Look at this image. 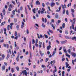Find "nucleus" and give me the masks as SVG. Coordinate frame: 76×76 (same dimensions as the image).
I'll list each match as a JSON object with an SVG mask.
<instances>
[{
    "instance_id": "f257e3e1",
    "label": "nucleus",
    "mask_w": 76,
    "mask_h": 76,
    "mask_svg": "<svg viewBox=\"0 0 76 76\" xmlns=\"http://www.w3.org/2000/svg\"><path fill=\"white\" fill-rule=\"evenodd\" d=\"M73 20L74 21L72 22V28L74 29V24H75V22L76 21V18H74L73 19Z\"/></svg>"
},
{
    "instance_id": "f03ea898",
    "label": "nucleus",
    "mask_w": 76,
    "mask_h": 76,
    "mask_svg": "<svg viewBox=\"0 0 76 76\" xmlns=\"http://www.w3.org/2000/svg\"><path fill=\"white\" fill-rule=\"evenodd\" d=\"M22 73H23V75H25V76H27V72L26 70H23L22 71Z\"/></svg>"
},
{
    "instance_id": "7ed1b4c3",
    "label": "nucleus",
    "mask_w": 76,
    "mask_h": 76,
    "mask_svg": "<svg viewBox=\"0 0 76 76\" xmlns=\"http://www.w3.org/2000/svg\"><path fill=\"white\" fill-rule=\"evenodd\" d=\"M45 21V23H47V19L45 18L44 20V18H42V22H44Z\"/></svg>"
},
{
    "instance_id": "20e7f679",
    "label": "nucleus",
    "mask_w": 76,
    "mask_h": 76,
    "mask_svg": "<svg viewBox=\"0 0 76 76\" xmlns=\"http://www.w3.org/2000/svg\"><path fill=\"white\" fill-rule=\"evenodd\" d=\"M71 55H72L73 57H76V53H74V52H72L71 53Z\"/></svg>"
},
{
    "instance_id": "39448f33",
    "label": "nucleus",
    "mask_w": 76,
    "mask_h": 76,
    "mask_svg": "<svg viewBox=\"0 0 76 76\" xmlns=\"http://www.w3.org/2000/svg\"><path fill=\"white\" fill-rule=\"evenodd\" d=\"M61 42L62 44H66V42H67V40H65L64 41H61Z\"/></svg>"
},
{
    "instance_id": "423d86ee",
    "label": "nucleus",
    "mask_w": 76,
    "mask_h": 76,
    "mask_svg": "<svg viewBox=\"0 0 76 76\" xmlns=\"http://www.w3.org/2000/svg\"><path fill=\"white\" fill-rule=\"evenodd\" d=\"M39 53L41 56H44V53H43L42 52V51H41L40 50Z\"/></svg>"
},
{
    "instance_id": "0eeeda50",
    "label": "nucleus",
    "mask_w": 76,
    "mask_h": 76,
    "mask_svg": "<svg viewBox=\"0 0 76 76\" xmlns=\"http://www.w3.org/2000/svg\"><path fill=\"white\" fill-rule=\"evenodd\" d=\"M54 68H55V69L54 71H53V73L54 74H55V72H57V68H56V67L55 66Z\"/></svg>"
},
{
    "instance_id": "6e6552de",
    "label": "nucleus",
    "mask_w": 76,
    "mask_h": 76,
    "mask_svg": "<svg viewBox=\"0 0 76 76\" xmlns=\"http://www.w3.org/2000/svg\"><path fill=\"white\" fill-rule=\"evenodd\" d=\"M4 34L7 36V34H6V28H4Z\"/></svg>"
},
{
    "instance_id": "1a4fd4ad",
    "label": "nucleus",
    "mask_w": 76,
    "mask_h": 76,
    "mask_svg": "<svg viewBox=\"0 0 76 76\" xmlns=\"http://www.w3.org/2000/svg\"><path fill=\"white\" fill-rule=\"evenodd\" d=\"M65 48V47H64L63 49L64 51V53H67V51H66V49Z\"/></svg>"
},
{
    "instance_id": "9d476101",
    "label": "nucleus",
    "mask_w": 76,
    "mask_h": 76,
    "mask_svg": "<svg viewBox=\"0 0 76 76\" xmlns=\"http://www.w3.org/2000/svg\"><path fill=\"white\" fill-rule=\"evenodd\" d=\"M65 64H66V68H67V67H69V64H68V63L66 62L65 63Z\"/></svg>"
},
{
    "instance_id": "9b49d317",
    "label": "nucleus",
    "mask_w": 76,
    "mask_h": 76,
    "mask_svg": "<svg viewBox=\"0 0 76 76\" xmlns=\"http://www.w3.org/2000/svg\"><path fill=\"white\" fill-rule=\"evenodd\" d=\"M9 7L13 9L14 7V5H12V4H10L9 5Z\"/></svg>"
},
{
    "instance_id": "f8f14e48",
    "label": "nucleus",
    "mask_w": 76,
    "mask_h": 76,
    "mask_svg": "<svg viewBox=\"0 0 76 76\" xmlns=\"http://www.w3.org/2000/svg\"><path fill=\"white\" fill-rule=\"evenodd\" d=\"M50 6L51 7H53L54 6H55V3L54 2H52L50 4Z\"/></svg>"
},
{
    "instance_id": "ddd939ff",
    "label": "nucleus",
    "mask_w": 76,
    "mask_h": 76,
    "mask_svg": "<svg viewBox=\"0 0 76 76\" xmlns=\"http://www.w3.org/2000/svg\"><path fill=\"white\" fill-rule=\"evenodd\" d=\"M55 17L56 19H58V15L57 13H56L55 15Z\"/></svg>"
},
{
    "instance_id": "4468645a",
    "label": "nucleus",
    "mask_w": 76,
    "mask_h": 76,
    "mask_svg": "<svg viewBox=\"0 0 76 76\" xmlns=\"http://www.w3.org/2000/svg\"><path fill=\"white\" fill-rule=\"evenodd\" d=\"M1 70H5V65H3L1 68Z\"/></svg>"
},
{
    "instance_id": "2eb2a0df",
    "label": "nucleus",
    "mask_w": 76,
    "mask_h": 76,
    "mask_svg": "<svg viewBox=\"0 0 76 76\" xmlns=\"http://www.w3.org/2000/svg\"><path fill=\"white\" fill-rule=\"evenodd\" d=\"M36 4H37V5H39L40 4V3L39 2V1L37 0L36 1Z\"/></svg>"
},
{
    "instance_id": "dca6fc26",
    "label": "nucleus",
    "mask_w": 76,
    "mask_h": 76,
    "mask_svg": "<svg viewBox=\"0 0 76 76\" xmlns=\"http://www.w3.org/2000/svg\"><path fill=\"white\" fill-rule=\"evenodd\" d=\"M3 13V15H6V11H5V9H4L3 10V11H2Z\"/></svg>"
},
{
    "instance_id": "f3484780",
    "label": "nucleus",
    "mask_w": 76,
    "mask_h": 76,
    "mask_svg": "<svg viewBox=\"0 0 76 76\" xmlns=\"http://www.w3.org/2000/svg\"><path fill=\"white\" fill-rule=\"evenodd\" d=\"M32 11L34 13H35L36 12V9L35 8H34V9H32Z\"/></svg>"
},
{
    "instance_id": "a211bd4d",
    "label": "nucleus",
    "mask_w": 76,
    "mask_h": 76,
    "mask_svg": "<svg viewBox=\"0 0 76 76\" xmlns=\"http://www.w3.org/2000/svg\"><path fill=\"white\" fill-rule=\"evenodd\" d=\"M50 48H51V46H50V45H49L47 46V49L48 50H49Z\"/></svg>"
},
{
    "instance_id": "6ab92c4d",
    "label": "nucleus",
    "mask_w": 76,
    "mask_h": 76,
    "mask_svg": "<svg viewBox=\"0 0 76 76\" xmlns=\"http://www.w3.org/2000/svg\"><path fill=\"white\" fill-rule=\"evenodd\" d=\"M19 55H18L16 58V60L17 61H19Z\"/></svg>"
},
{
    "instance_id": "aec40b11",
    "label": "nucleus",
    "mask_w": 76,
    "mask_h": 76,
    "mask_svg": "<svg viewBox=\"0 0 76 76\" xmlns=\"http://www.w3.org/2000/svg\"><path fill=\"white\" fill-rule=\"evenodd\" d=\"M12 13L13 15H15V14H16V13H15V10H13L12 11Z\"/></svg>"
},
{
    "instance_id": "412c9836",
    "label": "nucleus",
    "mask_w": 76,
    "mask_h": 76,
    "mask_svg": "<svg viewBox=\"0 0 76 76\" xmlns=\"http://www.w3.org/2000/svg\"><path fill=\"white\" fill-rule=\"evenodd\" d=\"M65 26H66V25L65 24V23H63L62 25L63 28H65Z\"/></svg>"
},
{
    "instance_id": "4be33fe9",
    "label": "nucleus",
    "mask_w": 76,
    "mask_h": 76,
    "mask_svg": "<svg viewBox=\"0 0 76 76\" xmlns=\"http://www.w3.org/2000/svg\"><path fill=\"white\" fill-rule=\"evenodd\" d=\"M51 26L53 27V29H55V26L53 24H52Z\"/></svg>"
},
{
    "instance_id": "5701e85b",
    "label": "nucleus",
    "mask_w": 76,
    "mask_h": 76,
    "mask_svg": "<svg viewBox=\"0 0 76 76\" xmlns=\"http://www.w3.org/2000/svg\"><path fill=\"white\" fill-rule=\"evenodd\" d=\"M72 40H74V39H75L76 41V37H73L72 38Z\"/></svg>"
},
{
    "instance_id": "b1692460",
    "label": "nucleus",
    "mask_w": 76,
    "mask_h": 76,
    "mask_svg": "<svg viewBox=\"0 0 76 76\" xmlns=\"http://www.w3.org/2000/svg\"><path fill=\"white\" fill-rule=\"evenodd\" d=\"M16 69L18 72V71H19V66H17L16 67Z\"/></svg>"
},
{
    "instance_id": "393cba45",
    "label": "nucleus",
    "mask_w": 76,
    "mask_h": 76,
    "mask_svg": "<svg viewBox=\"0 0 76 76\" xmlns=\"http://www.w3.org/2000/svg\"><path fill=\"white\" fill-rule=\"evenodd\" d=\"M32 44H35V40L34 39H32Z\"/></svg>"
},
{
    "instance_id": "a878e982",
    "label": "nucleus",
    "mask_w": 76,
    "mask_h": 76,
    "mask_svg": "<svg viewBox=\"0 0 76 76\" xmlns=\"http://www.w3.org/2000/svg\"><path fill=\"white\" fill-rule=\"evenodd\" d=\"M12 3H13V4L14 5H15V4H16V3H15V2L14 1H12Z\"/></svg>"
},
{
    "instance_id": "bb28decb",
    "label": "nucleus",
    "mask_w": 76,
    "mask_h": 76,
    "mask_svg": "<svg viewBox=\"0 0 76 76\" xmlns=\"http://www.w3.org/2000/svg\"><path fill=\"white\" fill-rule=\"evenodd\" d=\"M16 28L17 30H19V25H17L16 26Z\"/></svg>"
},
{
    "instance_id": "cd10ccee",
    "label": "nucleus",
    "mask_w": 76,
    "mask_h": 76,
    "mask_svg": "<svg viewBox=\"0 0 76 76\" xmlns=\"http://www.w3.org/2000/svg\"><path fill=\"white\" fill-rule=\"evenodd\" d=\"M48 30H49V32H50L51 34H53V31L51 30L50 29H49Z\"/></svg>"
},
{
    "instance_id": "c85d7f7f",
    "label": "nucleus",
    "mask_w": 76,
    "mask_h": 76,
    "mask_svg": "<svg viewBox=\"0 0 76 76\" xmlns=\"http://www.w3.org/2000/svg\"><path fill=\"white\" fill-rule=\"evenodd\" d=\"M71 11L72 13H74L75 12V10L73 9H71Z\"/></svg>"
},
{
    "instance_id": "c756f323",
    "label": "nucleus",
    "mask_w": 76,
    "mask_h": 76,
    "mask_svg": "<svg viewBox=\"0 0 76 76\" xmlns=\"http://www.w3.org/2000/svg\"><path fill=\"white\" fill-rule=\"evenodd\" d=\"M42 26L43 28H45V25H44V23H42Z\"/></svg>"
},
{
    "instance_id": "7c9ffc66",
    "label": "nucleus",
    "mask_w": 76,
    "mask_h": 76,
    "mask_svg": "<svg viewBox=\"0 0 76 76\" xmlns=\"http://www.w3.org/2000/svg\"><path fill=\"white\" fill-rule=\"evenodd\" d=\"M65 33L66 35H67L68 34V31L67 30H65Z\"/></svg>"
},
{
    "instance_id": "2f4dec72",
    "label": "nucleus",
    "mask_w": 76,
    "mask_h": 76,
    "mask_svg": "<svg viewBox=\"0 0 76 76\" xmlns=\"http://www.w3.org/2000/svg\"><path fill=\"white\" fill-rule=\"evenodd\" d=\"M2 58L3 60H4V57H5L4 56V55L3 54L2 56Z\"/></svg>"
},
{
    "instance_id": "473e14b6",
    "label": "nucleus",
    "mask_w": 76,
    "mask_h": 76,
    "mask_svg": "<svg viewBox=\"0 0 76 76\" xmlns=\"http://www.w3.org/2000/svg\"><path fill=\"white\" fill-rule=\"evenodd\" d=\"M72 29L75 30V31H76V26H75V25H74V29Z\"/></svg>"
},
{
    "instance_id": "72a5a7b5",
    "label": "nucleus",
    "mask_w": 76,
    "mask_h": 76,
    "mask_svg": "<svg viewBox=\"0 0 76 76\" xmlns=\"http://www.w3.org/2000/svg\"><path fill=\"white\" fill-rule=\"evenodd\" d=\"M66 12V10L65 9H64L63 10V14H65V13Z\"/></svg>"
},
{
    "instance_id": "f704fd0d",
    "label": "nucleus",
    "mask_w": 76,
    "mask_h": 76,
    "mask_svg": "<svg viewBox=\"0 0 76 76\" xmlns=\"http://www.w3.org/2000/svg\"><path fill=\"white\" fill-rule=\"evenodd\" d=\"M66 56L68 57L69 58H70V55H68V54H66Z\"/></svg>"
},
{
    "instance_id": "c9c22d12",
    "label": "nucleus",
    "mask_w": 76,
    "mask_h": 76,
    "mask_svg": "<svg viewBox=\"0 0 76 76\" xmlns=\"http://www.w3.org/2000/svg\"><path fill=\"white\" fill-rule=\"evenodd\" d=\"M56 53V51H53V53L52 54V56H54V54H55V53Z\"/></svg>"
},
{
    "instance_id": "e433bc0d",
    "label": "nucleus",
    "mask_w": 76,
    "mask_h": 76,
    "mask_svg": "<svg viewBox=\"0 0 76 76\" xmlns=\"http://www.w3.org/2000/svg\"><path fill=\"white\" fill-rule=\"evenodd\" d=\"M49 60V58H46L45 61V62H47V61H48Z\"/></svg>"
},
{
    "instance_id": "4c0bfd02",
    "label": "nucleus",
    "mask_w": 76,
    "mask_h": 76,
    "mask_svg": "<svg viewBox=\"0 0 76 76\" xmlns=\"http://www.w3.org/2000/svg\"><path fill=\"white\" fill-rule=\"evenodd\" d=\"M17 22V19L15 18H14V23H16Z\"/></svg>"
},
{
    "instance_id": "58836bf2",
    "label": "nucleus",
    "mask_w": 76,
    "mask_h": 76,
    "mask_svg": "<svg viewBox=\"0 0 76 76\" xmlns=\"http://www.w3.org/2000/svg\"><path fill=\"white\" fill-rule=\"evenodd\" d=\"M11 71L12 73H13V72H14V69H13V68H11Z\"/></svg>"
},
{
    "instance_id": "ea45409f",
    "label": "nucleus",
    "mask_w": 76,
    "mask_h": 76,
    "mask_svg": "<svg viewBox=\"0 0 76 76\" xmlns=\"http://www.w3.org/2000/svg\"><path fill=\"white\" fill-rule=\"evenodd\" d=\"M67 52L69 53H71V50H70V49H69L67 50Z\"/></svg>"
},
{
    "instance_id": "a19ab883",
    "label": "nucleus",
    "mask_w": 76,
    "mask_h": 76,
    "mask_svg": "<svg viewBox=\"0 0 76 76\" xmlns=\"http://www.w3.org/2000/svg\"><path fill=\"white\" fill-rule=\"evenodd\" d=\"M66 13L67 15H69V11H68V10H66Z\"/></svg>"
},
{
    "instance_id": "79ce46f5",
    "label": "nucleus",
    "mask_w": 76,
    "mask_h": 76,
    "mask_svg": "<svg viewBox=\"0 0 76 76\" xmlns=\"http://www.w3.org/2000/svg\"><path fill=\"white\" fill-rule=\"evenodd\" d=\"M61 6H62V8L63 9H64V5H63V4H61Z\"/></svg>"
},
{
    "instance_id": "37998d69",
    "label": "nucleus",
    "mask_w": 76,
    "mask_h": 76,
    "mask_svg": "<svg viewBox=\"0 0 76 76\" xmlns=\"http://www.w3.org/2000/svg\"><path fill=\"white\" fill-rule=\"evenodd\" d=\"M14 35L15 36H17V35H18V34L17 33V31H15Z\"/></svg>"
},
{
    "instance_id": "c03bdc74",
    "label": "nucleus",
    "mask_w": 76,
    "mask_h": 76,
    "mask_svg": "<svg viewBox=\"0 0 76 76\" xmlns=\"http://www.w3.org/2000/svg\"><path fill=\"white\" fill-rule=\"evenodd\" d=\"M72 5V3L71 2L69 3V4H68L67 5V6L68 7H69V6H71Z\"/></svg>"
},
{
    "instance_id": "a18cd8bd",
    "label": "nucleus",
    "mask_w": 76,
    "mask_h": 76,
    "mask_svg": "<svg viewBox=\"0 0 76 76\" xmlns=\"http://www.w3.org/2000/svg\"><path fill=\"white\" fill-rule=\"evenodd\" d=\"M47 18H49V19H50V18H51L50 16V15H47Z\"/></svg>"
},
{
    "instance_id": "49530a36",
    "label": "nucleus",
    "mask_w": 76,
    "mask_h": 76,
    "mask_svg": "<svg viewBox=\"0 0 76 76\" xmlns=\"http://www.w3.org/2000/svg\"><path fill=\"white\" fill-rule=\"evenodd\" d=\"M27 6L28 7L29 10H31V9L30 8V7H29V6L28 5H27Z\"/></svg>"
},
{
    "instance_id": "de8ad7c7",
    "label": "nucleus",
    "mask_w": 76,
    "mask_h": 76,
    "mask_svg": "<svg viewBox=\"0 0 76 76\" xmlns=\"http://www.w3.org/2000/svg\"><path fill=\"white\" fill-rule=\"evenodd\" d=\"M61 23V20H58V23Z\"/></svg>"
},
{
    "instance_id": "09e8293b",
    "label": "nucleus",
    "mask_w": 76,
    "mask_h": 76,
    "mask_svg": "<svg viewBox=\"0 0 76 76\" xmlns=\"http://www.w3.org/2000/svg\"><path fill=\"white\" fill-rule=\"evenodd\" d=\"M72 63L73 64V65H75V63H74V60H72Z\"/></svg>"
},
{
    "instance_id": "8fccbe9b",
    "label": "nucleus",
    "mask_w": 76,
    "mask_h": 76,
    "mask_svg": "<svg viewBox=\"0 0 76 76\" xmlns=\"http://www.w3.org/2000/svg\"><path fill=\"white\" fill-rule=\"evenodd\" d=\"M65 38H66V39H69V37L68 36H65Z\"/></svg>"
},
{
    "instance_id": "3c124183",
    "label": "nucleus",
    "mask_w": 76,
    "mask_h": 76,
    "mask_svg": "<svg viewBox=\"0 0 76 76\" xmlns=\"http://www.w3.org/2000/svg\"><path fill=\"white\" fill-rule=\"evenodd\" d=\"M38 39H37L36 40V43L38 44Z\"/></svg>"
},
{
    "instance_id": "603ef678",
    "label": "nucleus",
    "mask_w": 76,
    "mask_h": 76,
    "mask_svg": "<svg viewBox=\"0 0 76 76\" xmlns=\"http://www.w3.org/2000/svg\"><path fill=\"white\" fill-rule=\"evenodd\" d=\"M8 10L9 11H11L12 10V9H11V8L9 7L8 8Z\"/></svg>"
},
{
    "instance_id": "864d4df0",
    "label": "nucleus",
    "mask_w": 76,
    "mask_h": 76,
    "mask_svg": "<svg viewBox=\"0 0 76 76\" xmlns=\"http://www.w3.org/2000/svg\"><path fill=\"white\" fill-rule=\"evenodd\" d=\"M65 58H63L62 59V61H64V60H65Z\"/></svg>"
},
{
    "instance_id": "5fc2aeb1",
    "label": "nucleus",
    "mask_w": 76,
    "mask_h": 76,
    "mask_svg": "<svg viewBox=\"0 0 76 76\" xmlns=\"http://www.w3.org/2000/svg\"><path fill=\"white\" fill-rule=\"evenodd\" d=\"M10 57V55L9 54H7V58H9Z\"/></svg>"
},
{
    "instance_id": "6e6d98bb",
    "label": "nucleus",
    "mask_w": 76,
    "mask_h": 76,
    "mask_svg": "<svg viewBox=\"0 0 76 76\" xmlns=\"http://www.w3.org/2000/svg\"><path fill=\"white\" fill-rule=\"evenodd\" d=\"M35 45L37 47H38V43H35Z\"/></svg>"
},
{
    "instance_id": "4d7b16f0",
    "label": "nucleus",
    "mask_w": 76,
    "mask_h": 76,
    "mask_svg": "<svg viewBox=\"0 0 76 76\" xmlns=\"http://www.w3.org/2000/svg\"><path fill=\"white\" fill-rule=\"evenodd\" d=\"M76 8V4H75L74 5V8L75 9Z\"/></svg>"
},
{
    "instance_id": "13d9d810",
    "label": "nucleus",
    "mask_w": 76,
    "mask_h": 76,
    "mask_svg": "<svg viewBox=\"0 0 76 76\" xmlns=\"http://www.w3.org/2000/svg\"><path fill=\"white\" fill-rule=\"evenodd\" d=\"M4 64L5 65V66H7V63L4 62Z\"/></svg>"
},
{
    "instance_id": "bf43d9fd",
    "label": "nucleus",
    "mask_w": 76,
    "mask_h": 76,
    "mask_svg": "<svg viewBox=\"0 0 76 76\" xmlns=\"http://www.w3.org/2000/svg\"><path fill=\"white\" fill-rule=\"evenodd\" d=\"M9 51L10 53V54H12V52H11V49H9Z\"/></svg>"
},
{
    "instance_id": "052dcab7",
    "label": "nucleus",
    "mask_w": 76,
    "mask_h": 76,
    "mask_svg": "<svg viewBox=\"0 0 76 76\" xmlns=\"http://www.w3.org/2000/svg\"><path fill=\"white\" fill-rule=\"evenodd\" d=\"M26 33H27V34H29V30H28V29H27Z\"/></svg>"
},
{
    "instance_id": "680f3d73",
    "label": "nucleus",
    "mask_w": 76,
    "mask_h": 76,
    "mask_svg": "<svg viewBox=\"0 0 76 76\" xmlns=\"http://www.w3.org/2000/svg\"><path fill=\"white\" fill-rule=\"evenodd\" d=\"M51 22H52L53 23H54V20L52 19L51 20Z\"/></svg>"
},
{
    "instance_id": "e2e57ef3",
    "label": "nucleus",
    "mask_w": 76,
    "mask_h": 76,
    "mask_svg": "<svg viewBox=\"0 0 76 76\" xmlns=\"http://www.w3.org/2000/svg\"><path fill=\"white\" fill-rule=\"evenodd\" d=\"M43 48H45V45H44V43L43 42Z\"/></svg>"
},
{
    "instance_id": "0e129e2a",
    "label": "nucleus",
    "mask_w": 76,
    "mask_h": 76,
    "mask_svg": "<svg viewBox=\"0 0 76 76\" xmlns=\"http://www.w3.org/2000/svg\"><path fill=\"white\" fill-rule=\"evenodd\" d=\"M6 45H7V48H9V45L8 44H7Z\"/></svg>"
},
{
    "instance_id": "69168bd1",
    "label": "nucleus",
    "mask_w": 76,
    "mask_h": 76,
    "mask_svg": "<svg viewBox=\"0 0 76 76\" xmlns=\"http://www.w3.org/2000/svg\"><path fill=\"white\" fill-rule=\"evenodd\" d=\"M18 36H17L15 37L14 39H18Z\"/></svg>"
},
{
    "instance_id": "338daca9",
    "label": "nucleus",
    "mask_w": 76,
    "mask_h": 76,
    "mask_svg": "<svg viewBox=\"0 0 76 76\" xmlns=\"http://www.w3.org/2000/svg\"><path fill=\"white\" fill-rule=\"evenodd\" d=\"M45 38H48V36H47V35H46V34H45Z\"/></svg>"
},
{
    "instance_id": "774afa93",
    "label": "nucleus",
    "mask_w": 76,
    "mask_h": 76,
    "mask_svg": "<svg viewBox=\"0 0 76 76\" xmlns=\"http://www.w3.org/2000/svg\"><path fill=\"white\" fill-rule=\"evenodd\" d=\"M44 13V11L42 10L41 11V14H43Z\"/></svg>"
}]
</instances>
